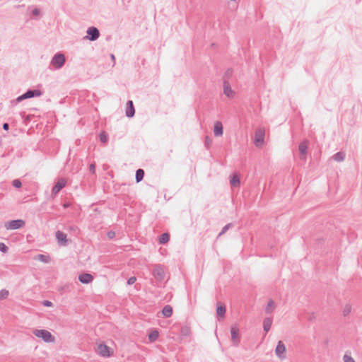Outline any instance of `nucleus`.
<instances>
[{
	"mask_svg": "<svg viewBox=\"0 0 362 362\" xmlns=\"http://www.w3.org/2000/svg\"><path fill=\"white\" fill-rule=\"evenodd\" d=\"M232 75V69H228L223 77V94L228 98H233L235 92L232 89L231 85L228 81V77Z\"/></svg>",
	"mask_w": 362,
	"mask_h": 362,
	"instance_id": "1",
	"label": "nucleus"
},
{
	"mask_svg": "<svg viewBox=\"0 0 362 362\" xmlns=\"http://www.w3.org/2000/svg\"><path fill=\"white\" fill-rule=\"evenodd\" d=\"M33 334L37 337L41 338L45 342H53L54 337L52 334L46 329H35Z\"/></svg>",
	"mask_w": 362,
	"mask_h": 362,
	"instance_id": "2",
	"label": "nucleus"
},
{
	"mask_svg": "<svg viewBox=\"0 0 362 362\" xmlns=\"http://www.w3.org/2000/svg\"><path fill=\"white\" fill-rule=\"evenodd\" d=\"M152 275L157 281L161 282L165 279V271L163 266L156 264L152 271Z\"/></svg>",
	"mask_w": 362,
	"mask_h": 362,
	"instance_id": "3",
	"label": "nucleus"
},
{
	"mask_svg": "<svg viewBox=\"0 0 362 362\" xmlns=\"http://www.w3.org/2000/svg\"><path fill=\"white\" fill-rule=\"evenodd\" d=\"M65 56L62 53H57L51 60V64L55 68H61L65 63Z\"/></svg>",
	"mask_w": 362,
	"mask_h": 362,
	"instance_id": "4",
	"label": "nucleus"
},
{
	"mask_svg": "<svg viewBox=\"0 0 362 362\" xmlns=\"http://www.w3.org/2000/svg\"><path fill=\"white\" fill-rule=\"evenodd\" d=\"M25 223L22 219L12 220L6 223L5 227L7 230H16L23 228Z\"/></svg>",
	"mask_w": 362,
	"mask_h": 362,
	"instance_id": "5",
	"label": "nucleus"
},
{
	"mask_svg": "<svg viewBox=\"0 0 362 362\" xmlns=\"http://www.w3.org/2000/svg\"><path fill=\"white\" fill-rule=\"evenodd\" d=\"M87 36L85 38L90 41H95L100 37L99 30L94 26L89 27L86 31Z\"/></svg>",
	"mask_w": 362,
	"mask_h": 362,
	"instance_id": "6",
	"label": "nucleus"
},
{
	"mask_svg": "<svg viewBox=\"0 0 362 362\" xmlns=\"http://www.w3.org/2000/svg\"><path fill=\"white\" fill-rule=\"evenodd\" d=\"M286 346L282 341H279L276 345V347L275 349V354L276 356L280 358L281 360H283L286 358Z\"/></svg>",
	"mask_w": 362,
	"mask_h": 362,
	"instance_id": "7",
	"label": "nucleus"
},
{
	"mask_svg": "<svg viewBox=\"0 0 362 362\" xmlns=\"http://www.w3.org/2000/svg\"><path fill=\"white\" fill-rule=\"evenodd\" d=\"M97 353L103 357H110L111 356L110 349L104 344H100L97 346Z\"/></svg>",
	"mask_w": 362,
	"mask_h": 362,
	"instance_id": "8",
	"label": "nucleus"
},
{
	"mask_svg": "<svg viewBox=\"0 0 362 362\" xmlns=\"http://www.w3.org/2000/svg\"><path fill=\"white\" fill-rule=\"evenodd\" d=\"M309 141L307 139L303 140L302 142L299 144L298 150L300 153V158L301 160H305L306 154L308 148Z\"/></svg>",
	"mask_w": 362,
	"mask_h": 362,
	"instance_id": "9",
	"label": "nucleus"
},
{
	"mask_svg": "<svg viewBox=\"0 0 362 362\" xmlns=\"http://www.w3.org/2000/svg\"><path fill=\"white\" fill-rule=\"evenodd\" d=\"M230 334L233 345L235 346H238L240 343L238 328L236 327H232L230 329Z\"/></svg>",
	"mask_w": 362,
	"mask_h": 362,
	"instance_id": "10",
	"label": "nucleus"
},
{
	"mask_svg": "<svg viewBox=\"0 0 362 362\" xmlns=\"http://www.w3.org/2000/svg\"><path fill=\"white\" fill-rule=\"evenodd\" d=\"M125 115L127 117L132 118L135 115V108L132 100H128L126 105Z\"/></svg>",
	"mask_w": 362,
	"mask_h": 362,
	"instance_id": "11",
	"label": "nucleus"
},
{
	"mask_svg": "<svg viewBox=\"0 0 362 362\" xmlns=\"http://www.w3.org/2000/svg\"><path fill=\"white\" fill-rule=\"evenodd\" d=\"M66 186V181L64 179H60L57 181V182L54 185V186L52 189V194L55 195L58 194L61 189H62Z\"/></svg>",
	"mask_w": 362,
	"mask_h": 362,
	"instance_id": "12",
	"label": "nucleus"
},
{
	"mask_svg": "<svg viewBox=\"0 0 362 362\" xmlns=\"http://www.w3.org/2000/svg\"><path fill=\"white\" fill-rule=\"evenodd\" d=\"M26 99L39 97L42 95V93L39 89H28L25 93H23Z\"/></svg>",
	"mask_w": 362,
	"mask_h": 362,
	"instance_id": "13",
	"label": "nucleus"
},
{
	"mask_svg": "<svg viewBox=\"0 0 362 362\" xmlns=\"http://www.w3.org/2000/svg\"><path fill=\"white\" fill-rule=\"evenodd\" d=\"M55 237L59 244L62 245H66L67 244L68 240L66 235L62 231L57 230L55 233Z\"/></svg>",
	"mask_w": 362,
	"mask_h": 362,
	"instance_id": "14",
	"label": "nucleus"
},
{
	"mask_svg": "<svg viewBox=\"0 0 362 362\" xmlns=\"http://www.w3.org/2000/svg\"><path fill=\"white\" fill-rule=\"evenodd\" d=\"M78 280L81 283L88 284L93 280V276L88 273H83L78 276Z\"/></svg>",
	"mask_w": 362,
	"mask_h": 362,
	"instance_id": "15",
	"label": "nucleus"
},
{
	"mask_svg": "<svg viewBox=\"0 0 362 362\" xmlns=\"http://www.w3.org/2000/svg\"><path fill=\"white\" fill-rule=\"evenodd\" d=\"M223 133V124L220 121H217L214 123V134L215 136H221Z\"/></svg>",
	"mask_w": 362,
	"mask_h": 362,
	"instance_id": "16",
	"label": "nucleus"
},
{
	"mask_svg": "<svg viewBox=\"0 0 362 362\" xmlns=\"http://www.w3.org/2000/svg\"><path fill=\"white\" fill-rule=\"evenodd\" d=\"M264 134L263 132H256L255 143L257 146H259V144H262L264 142Z\"/></svg>",
	"mask_w": 362,
	"mask_h": 362,
	"instance_id": "17",
	"label": "nucleus"
},
{
	"mask_svg": "<svg viewBox=\"0 0 362 362\" xmlns=\"http://www.w3.org/2000/svg\"><path fill=\"white\" fill-rule=\"evenodd\" d=\"M272 319L271 317H266L263 321V329L264 331L267 333L272 327Z\"/></svg>",
	"mask_w": 362,
	"mask_h": 362,
	"instance_id": "18",
	"label": "nucleus"
},
{
	"mask_svg": "<svg viewBox=\"0 0 362 362\" xmlns=\"http://www.w3.org/2000/svg\"><path fill=\"white\" fill-rule=\"evenodd\" d=\"M162 314L165 317H170L173 315V308L170 305H166L162 310Z\"/></svg>",
	"mask_w": 362,
	"mask_h": 362,
	"instance_id": "19",
	"label": "nucleus"
},
{
	"mask_svg": "<svg viewBox=\"0 0 362 362\" xmlns=\"http://www.w3.org/2000/svg\"><path fill=\"white\" fill-rule=\"evenodd\" d=\"M144 174H145V173L143 169L139 168V169L136 170V174H135V180L137 183L140 182L144 179Z\"/></svg>",
	"mask_w": 362,
	"mask_h": 362,
	"instance_id": "20",
	"label": "nucleus"
},
{
	"mask_svg": "<svg viewBox=\"0 0 362 362\" xmlns=\"http://www.w3.org/2000/svg\"><path fill=\"white\" fill-rule=\"evenodd\" d=\"M158 336H159V332L156 329H154V330H152L148 334V338L150 341L153 342L158 339Z\"/></svg>",
	"mask_w": 362,
	"mask_h": 362,
	"instance_id": "21",
	"label": "nucleus"
},
{
	"mask_svg": "<svg viewBox=\"0 0 362 362\" xmlns=\"http://www.w3.org/2000/svg\"><path fill=\"white\" fill-rule=\"evenodd\" d=\"M333 159L336 161L341 162L343 161L345 158V154L343 152H337L332 156Z\"/></svg>",
	"mask_w": 362,
	"mask_h": 362,
	"instance_id": "22",
	"label": "nucleus"
},
{
	"mask_svg": "<svg viewBox=\"0 0 362 362\" xmlns=\"http://www.w3.org/2000/svg\"><path fill=\"white\" fill-rule=\"evenodd\" d=\"M226 306L223 305H220L217 306L216 313L219 317H224L226 314Z\"/></svg>",
	"mask_w": 362,
	"mask_h": 362,
	"instance_id": "23",
	"label": "nucleus"
},
{
	"mask_svg": "<svg viewBox=\"0 0 362 362\" xmlns=\"http://www.w3.org/2000/svg\"><path fill=\"white\" fill-rule=\"evenodd\" d=\"M170 235L167 233H163L159 238L160 244H165L169 241Z\"/></svg>",
	"mask_w": 362,
	"mask_h": 362,
	"instance_id": "24",
	"label": "nucleus"
},
{
	"mask_svg": "<svg viewBox=\"0 0 362 362\" xmlns=\"http://www.w3.org/2000/svg\"><path fill=\"white\" fill-rule=\"evenodd\" d=\"M274 308V302L273 300H269L267 305L265 308V313L267 314H270L272 313L273 309Z\"/></svg>",
	"mask_w": 362,
	"mask_h": 362,
	"instance_id": "25",
	"label": "nucleus"
},
{
	"mask_svg": "<svg viewBox=\"0 0 362 362\" xmlns=\"http://www.w3.org/2000/svg\"><path fill=\"white\" fill-rule=\"evenodd\" d=\"M25 97L24 94H22L21 95L17 97L16 99L12 100L11 101V104L12 106H16L18 103L22 102L23 100H25Z\"/></svg>",
	"mask_w": 362,
	"mask_h": 362,
	"instance_id": "26",
	"label": "nucleus"
},
{
	"mask_svg": "<svg viewBox=\"0 0 362 362\" xmlns=\"http://www.w3.org/2000/svg\"><path fill=\"white\" fill-rule=\"evenodd\" d=\"M230 185L235 187L240 184V179L238 175H233L230 180Z\"/></svg>",
	"mask_w": 362,
	"mask_h": 362,
	"instance_id": "27",
	"label": "nucleus"
},
{
	"mask_svg": "<svg viewBox=\"0 0 362 362\" xmlns=\"http://www.w3.org/2000/svg\"><path fill=\"white\" fill-rule=\"evenodd\" d=\"M180 333L183 337H187L190 334V329L188 327L184 326L181 328Z\"/></svg>",
	"mask_w": 362,
	"mask_h": 362,
	"instance_id": "28",
	"label": "nucleus"
},
{
	"mask_svg": "<svg viewBox=\"0 0 362 362\" xmlns=\"http://www.w3.org/2000/svg\"><path fill=\"white\" fill-rule=\"evenodd\" d=\"M233 226V223H230L223 227L221 231L218 233V237L223 235L226 231Z\"/></svg>",
	"mask_w": 362,
	"mask_h": 362,
	"instance_id": "29",
	"label": "nucleus"
},
{
	"mask_svg": "<svg viewBox=\"0 0 362 362\" xmlns=\"http://www.w3.org/2000/svg\"><path fill=\"white\" fill-rule=\"evenodd\" d=\"M9 292L6 289H1L0 291V300L6 299L8 296Z\"/></svg>",
	"mask_w": 362,
	"mask_h": 362,
	"instance_id": "30",
	"label": "nucleus"
},
{
	"mask_svg": "<svg viewBox=\"0 0 362 362\" xmlns=\"http://www.w3.org/2000/svg\"><path fill=\"white\" fill-rule=\"evenodd\" d=\"M37 259L44 263H47L49 260V257L45 255H38Z\"/></svg>",
	"mask_w": 362,
	"mask_h": 362,
	"instance_id": "31",
	"label": "nucleus"
},
{
	"mask_svg": "<svg viewBox=\"0 0 362 362\" xmlns=\"http://www.w3.org/2000/svg\"><path fill=\"white\" fill-rule=\"evenodd\" d=\"M205 146L209 148L212 144V139L209 136H206L204 141Z\"/></svg>",
	"mask_w": 362,
	"mask_h": 362,
	"instance_id": "32",
	"label": "nucleus"
},
{
	"mask_svg": "<svg viewBox=\"0 0 362 362\" xmlns=\"http://www.w3.org/2000/svg\"><path fill=\"white\" fill-rule=\"evenodd\" d=\"M12 185L15 188H20L22 186L21 181L19 179H15L12 181Z\"/></svg>",
	"mask_w": 362,
	"mask_h": 362,
	"instance_id": "33",
	"label": "nucleus"
},
{
	"mask_svg": "<svg viewBox=\"0 0 362 362\" xmlns=\"http://www.w3.org/2000/svg\"><path fill=\"white\" fill-rule=\"evenodd\" d=\"M100 140L102 143H107V136L105 132H102L99 135Z\"/></svg>",
	"mask_w": 362,
	"mask_h": 362,
	"instance_id": "34",
	"label": "nucleus"
},
{
	"mask_svg": "<svg viewBox=\"0 0 362 362\" xmlns=\"http://www.w3.org/2000/svg\"><path fill=\"white\" fill-rule=\"evenodd\" d=\"M344 362H355L354 359L349 354H345L343 357Z\"/></svg>",
	"mask_w": 362,
	"mask_h": 362,
	"instance_id": "35",
	"label": "nucleus"
},
{
	"mask_svg": "<svg viewBox=\"0 0 362 362\" xmlns=\"http://www.w3.org/2000/svg\"><path fill=\"white\" fill-rule=\"evenodd\" d=\"M351 310V305H346L345 306V308H344V310H343V315H344V316L348 315L350 313Z\"/></svg>",
	"mask_w": 362,
	"mask_h": 362,
	"instance_id": "36",
	"label": "nucleus"
},
{
	"mask_svg": "<svg viewBox=\"0 0 362 362\" xmlns=\"http://www.w3.org/2000/svg\"><path fill=\"white\" fill-rule=\"evenodd\" d=\"M67 230H69V231H71L73 232L74 234H77L78 232V228L77 226H69L68 228H67Z\"/></svg>",
	"mask_w": 362,
	"mask_h": 362,
	"instance_id": "37",
	"label": "nucleus"
},
{
	"mask_svg": "<svg viewBox=\"0 0 362 362\" xmlns=\"http://www.w3.org/2000/svg\"><path fill=\"white\" fill-rule=\"evenodd\" d=\"M8 250V247L4 243L0 242V251L3 253H6Z\"/></svg>",
	"mask_w": 362,
	"mask_h": 362,
	"instance_id": "38",
	"label": "nucleus"
},
{
	"mask_svg": "<svg viewBox=\"0 0 362 362\" xmlns=\"http://www.w3.org/2000/svg\"><path fill=\"white\" fill-rule=\"evenodd\" d=\"M136 281V278L135 276H131L127 280V284L132 285L135 283Z\"/></svg>",
	"mask_w": 362,
	"mask_h": 362,
	"instance_id": "39",
	"label": "nucleus"
},
{
	"mask_svg": "<svg viewBox=\"0 0 362 362\" xmlns=\"http://www.w3.org/2000/svg\"><path fill=\"white\" fill-rule=\"evenodd\" d=\"M89 170L92 174H95V164L91 163L89 166Z\"/></svg>",
	"mask_w": 362,
	"mask_h": 362,
	"instance_id": "40",
	"label": "nucleus"
},
{
	"mask_svg": "<svg viewBox=\"0 0 362 362\" xmlns=\"http://www.w3.org/2000/svg\"><path fill=\"white\" fill-rule=\"evenodd\" d=\"M42 305L45 307H51L52 306V303L49 300H45L42 302Z\"/></svg>",
	"mask_w": 362,
	"mask_h": 362,
	"instance_id": "41",
	"label": "nucleus"
},
{
	"mask_svg": "<svg viewBox=\"0 0 362 362\" xmlns=\"http://www.w3.org/2000/svg\"><path fill=\"white\" fill-rule=\"evenodd\" d=\"M107 237L110 238V239H112L113 238H115V233L112 230H110V231H108L107 232Z\"/></svg>",
	"mask_w": 362,
	"mask_h": 362,
	"instance_id": "42",
	"label": "nucleus"
},
{
	"mask_svg": "<svg viewBox=\"0 0 362 362\" xmlns=\"http://www.w3.org/2000/svg\"><path fill=\"white\" fill-rule=\"evenodd\" d=\"M32 13H33V16H37L40 15V11L39 8H35L33 10Z\"/></svg>",
	"mask_w": 362,
	"mask_h": 362,
	"instance_id": "43",
	"label": "nucleus"
},
{
	"mask_svg": "<svg viewBox=\"0 0 362 362\" xmlns=\"http://www.w3.org/2000/svg\"><path fill=\"white\" fill-rule=\"evenodd\" d=\"M3 129L5 130V131H8L9 129V124L6 122L4 123L3 124Z\"/></svg>",
	"mask_w": 362,
	"mask_h": 362,
	"instance_id": "44",
	"label": "nucleus"
},
{
	"mask_svg": "<svg viewBox=\"0 0 362 362\" xmlns=\"http://www.w3.org/2000/svg\"><path fill=\"white\" fill-rule=\"evenodd\" d=\"M110 57H111L112 60L113 61V64H112V66H115V55L112 54L110 55Z\"/></svg>",
	"mask_w": 362,
	"mask_h": 362,
	"instance_id": "45",
	"label": "nucleus"
},
{
	"mask_svg": "<svg viewBox=\"0 0 362 362\" xmlns=\"http://www.w3.org/2000/svg\"><path fill=\"white\" fill-rule=\"evenodd\" d=\"M69 204H65L64 205V206L65 208H66V207H68V206H69Z\"/></svg>",
	"mask_w": 362,
	"mask_h": 362,
	"instance_id": "46",
	"label": "nucleus"
}]
</instances>
